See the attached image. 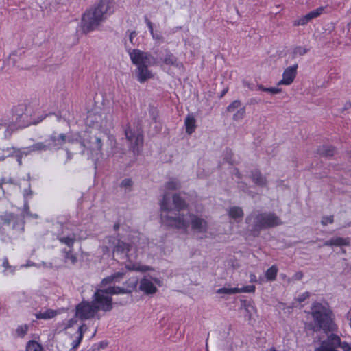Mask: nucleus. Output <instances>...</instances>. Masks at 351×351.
I'll return each mask as SVG.
<instances>
[{
  "mask_svg": "<svg viewBox=\"0 0 351 351\" xmlns=\"http://www.w3.org/2000/svg\"><path fill=\"white\" fill-rule=\"evenodd\" d=\"M180 182L176 178H170L165 184V189L166 191L178 190L180 189Z\"/></svg>",
  "mask_w": 351,
  "mask_h": 351,
  "instance_id": "obj_22",
  "label": "nucleus"
},
{
  "mask_svg": "<svg viewBox=\"0 0 351 351\" xmlns=\"http://www.w3.org/2000/svg\"><path fill=\"white\" fill-rule=\"evenodd\" d=\"M120 186L125 189H130L132 186V181L129 178L124 179Z\"/></svg>",
  "mask_w": 351,
  "mask_h": 351,
  "instance_id": "obj_45",
  "label": "nucleus"
},
{
  "mask_svg": "<svg viewBox=\"0 0 351 351\" xmlns=\"http://www.w3.org/2000/svg\"><path fill=\"white\" fill-rule=\"evenodd\" d=\"M87 330V326L86 324H82V326H80L77 330V333L78 335L80 334H82V337L84 336V333L86 332V330Z\"/></svg>",
  "mask_w": 351,
  "mask_h": 351,
  "instance_id": "obj_52",
  "label": "nucleus"
},
{
  "mask_svg": "<svg viewBox=\"0 0 351 351\" xmlns=\"http://www.w3.org/2000/svg\"><path fill=\"white\" fill-rule=\"evenodd\" d=\"M29 206L27 205V203L25 202V205H24V210H23V215L24 216H28L30 215L29 212Z\"/></svg>",
  "mask_w": 351,
  "mask_h": 351,
  "instance_id": "obj_54",
  "label": "nucleus"
},
{
  "mask_svg": "<svg viewBox=\"0 0 351 351\" xmlns=\"http://www.w3.org/2000/svg\"><path fill=\"white\" fill-rule=\"evenodd\" d=\"M263 90L267 92L271 95L278 94L281 92V89H263Z\"/></svg>",
  "mask_w": 351,
  "mask_h": 351,
  "instance_id": "obj_51",
  "label": "nucleus"
},
{
  "mask_svg": "<svg viewBox=\"0 0 351 351\" xmlns=\"http://www.w3.org/2000/svg\"><path fill=\"white\" fill-rule=\"evenodd\" d=\"M310 313L315 324L314 331L322 330L325 333H328L336 330L337 326L332 318V311L326 304L313 303Z\"/></svg>",
  "mask_w": 351,
  "mask_h": 351,
  "instance_id": "obj_3",
  "label": "nucleus"
},
{
  "mask_svg": "<svg viewBox=\"0 0 351 351\" xmlns=\"http://www.w3.org/2000/svg\"><path fill=\"white\" fill-rule=\"evenodd\" d=\"M53 143L52 144L53 147L56 146L57 145H62L66 141V136L64 134H60L58 137L55 136H51L49 139Z\"/></svg>",
  "mask_w": 351,
  "mask_h": 351,
  "instance_id": "obj_30",
  "label": "nucleus"
},
{
  "mask_svg": "<svg viewBox=\"0 0 351 351\" xmlns=\"http://www.w3.org/2000/svg\"><path fill=\"white\" fill-rule=\"evenodd\" d=\"M65 253V260L66 261H70L72 264H75L77 259L76 256L73 254V250L70 249L68 251L64 250Z\"/></svg>",
  "mask_w": 351,
  "mask_h": 351,
  "instance_id": "obj_32",
  "label": "nucleus"
},
{
  "mask_svg": "<svg viewBox=\"0 0 351 351\" xmlns=\"http://www.w3.org/2000/svg\"><path fill=\"white\" fill-rule=\"evenodd\" d=\"M128 287L134 289L136 287L138 284V280L136 278H131L128 280Z\"/></svg>",
  "mask_w": 351,
  "mask_h": 351,
  "instance_id": "obj_47",
  "label": "nucleus"
},
{
  "mask_svg": "<svg viewBox=\"0 0 351 351\" xmlns=\"http://www.w3.org/2000/svg\"><path fill=\"white\" fill-rule=\"evenodd\" d=\"M136 36V32L133 31L130 33L129 39L131 43H133L134 38Z\"/></svg>",
  "mask_w": 351,
  "mask_h": 351,
  "instance_id": "obj_57",
  "label": "nucleus"
},
{
  "mask_svg": "<svg viewBox=\"0 0 351 351\" xmlns=\"http://www.w3.org/2000/svg\"><path fill=\"white\" fill-rule=\"evenodd\" d=\"M241 106V104L240 101L235 100L233 102H232L228 107H227V111L230 112H233L236 110H239Z\"/></svg>",
  "mask_w": 351,
  "mask_h": 351,
  "instance_id": "obj_36",
  "label": "nucleus"
},
{
  "mask_svg": "<svg viewBox=\"0 0 351 351\" xmlns=\"http://www.w3.org/2000/svg\"><path fill=\"white\" fill-rule=\"evenodd\" d=\"M217 293L228 294V295L235 294V293H239V289L237 287H234V288L223 287V288H221V289H219L218 290H217Z\"/></svg>",
  "mask_w": 351,
  "mask_h": 351,
  "instance_id": "obj_31",
  "label": "nucleus"
},
{
  "mask_svg": "<svg viewBox=\"0 0 351 351\" xmlns=\"http://www.w3.org/2000/svg\"><path fill=\"white\" fill-rule=\"evenodd\" d=\"M125 268L130 271H146L150 269L148 266H141L137 263H129L125 265Z\"/></svg>",
  "mask_w": 351,
  "mask_h": 351,
  "instance_id": "obj_25",
  "label": "nucleus"
},
{
  "mask_svg": "<svg viewBox=\"0 0 351 351\" xmlns=\"http://www.w3.org/2000/svg\"><path fill=\"white\" fill-rule=\"evenodd\" d=\"M184 125L186 127V132L191 134L197 128L196 119L193 114H188L185 118Z\"/></svg>",
  "mask_w": 351,
  "mask_h": 351,
  "instance_id": "obj_18",
  "label": "nucleus"
},
{
  "mask_svg": "<svg viewBox=\"0 0 351 351\" xmlns=\"http://www.w3.org/2000/svg\"><path fill=\"white\" fill-rule=\"evenodd\" d=\"M139 289L146 294H154L156 292L157 288L153 282L147 278H143L140 282Z\"/></svg>",
  "mask_w": 351,
  "mask_h": 351,
  "instance_id": "obj_15",
  "label": "nucleus"
},
{
  "mask_svg": "<svg viewBox=\"0 0 351 351\" xmlns=\"http://www.w3.org/2000/svg\"><path fill=\"white\" fill-rule=\"evenodd\" d=\"M304 18H305V19L308 21V23L311 21L313 19V17H311V16L310 15L309 13L306 14V15L303 16Z\"/></svg>",
  "mask_w": 351,
  "mask_h": 351,
  "instance_id": "obj_61",
  "label": "nucleus"
},
{
  "mask_svg": "<svg viewBox=\"0 0 351 351\" xmlns=\"http://www.w3.org/2000/svg\"><path fill=\"white\" fill-rule=\"evenodd\" d=\"M25 197H29L32 195V190L29 188L27 189H25L24 191V193H23Z\"/></svg>",
  "mask_w": 351,
  "mask_h": 351,
  "instance_id": "obj_55",
  "label": "nucleus"
},
{
  "mask_svg": "<svg viewBox=\"0 0 351 351\" xmlns=\"http://www.w3.org/2000/svg\"><path fill=\"white\" fill-rule=\"evenodd\" d=\"M114 276H108L102 280L101 285H106L108 284L112 283L114 281Z\"/></svg>",
  "mask_w": 351,
  "mask_h": 351,
  "instance_id": "obj_48",
  "label": "nucleus"
},
{
  "mask_svg": "<svg viewBox=\"0 0 351 351\" xmlns=\"http://www.w3.org/2000/svg\"><path fill=\"white\" fill-rule=\"evenodd\" d=\"M132 290H128L120 287H109L105 289H97L93 296V303L97 307L98 311L104 312L112 309V300L110 295L114 294L130 293Z\"/></svg>",
  "mask_w": 351,
  "mask_h": 351,
  "instance_id": "obj_6",
  "label": "nucleus"
},
{
  "mask_svg": "<svg viewBox=\"0 0 351 351\" xmlns=\"http://www.w3.org/2000/svg\"><path fill=\"white\" fill-rule=\"evenodd\" d=\"M232 156H233V154L232 152V151L230 149H226V152H225V156H224V160L228 162V163H230V164H232Z\"/></svg>",
  "mask_w": 351,
  "mask_h": 351,
  "instance_id": "obj_44",
  "label": "nucleus"
},
{
  "mask_svg": "<svg viewBox=\"0 0 351 351\" xmlns=\"http://www.w3.org/2000/svg\"><path fill=\"white\" fill-rule=\"evenodd\" d=\"M145 22L147 23V25L149 28V30L150 32V34H151L152 38H155L156 37H155V34L154 33V29H153V26H152V22L149 20H148L147 19H145Z\"/></svg>",
  "mask_w": 351,
  "mask_h": 351,
  "instance_id": "obj_49",
  "label": "nucleus"
},
{
  "mask_svg": "<svg viewBox=\"0 0 351 351\" xmlns=\"http://www.w3.org/2000/svg\"><path fill=\"white\" fill-rule=\"evenodd\" d=\"M228 215L230 217L234 219H237L238 218H242L243 217L244 213L241 207L233 206L229 209Z\"/></svg>",
  "mask_w": 351,
  "mask_h": 351,
  "instance_id": "obj_23",
  "label": "nucleus"
},
{
  "mask_svg": "<svg viewBox=\"0 0 351 351\" xmlns=\"http://www.w3.org/2000/svg\"><path fill=\"white\" fill-rule=\"evenodd\" d=\"M317 153L324 157H331L336 154V149L331 145H322L317 148Z\"/></svg>",
  "mask_w": 351,
  "mask_h": 351,
  "instance_id": "obj_20",
  "label": "nucleus"
},
{
  "mask_svg": "<svg viewBox=\"0 0 351 351\" xmlns=\"http://www.w3.org/2000/svg\"><path fill=\"white\" fill-rule=\"evenodd\" d=\"M256 280V276L254 274L250 275V281L251 282H255Z\"/></svg>",
  "mask_w": 351,
  "mask_h": 351,
  "instance_id": "obj_63",
  "label": "nucleus"
},
{
  "mask_svg": "<svg viewBox=\"0 0 351 351\" xmlns=\"http://www.w3.org/2000/svg\"><path fill=\"white\" fill-rule=\"evenodd\" d=\"M99 311L93 302L82 301L75 307V316L82 319L93 318Z\"/></svg>",
  "mask_w": 351,
  "mask_h": 351,
  "instance_id": "obj_10",
  "label": "nucleus"
},
{
  "mask_svg": "<svg viewBox=\"0 0 351 351\" xmlns=\"http://www.w3.org/2000/svg\"><path fill=\"white\" fill-rule=\"evenodd\" d=\"M308 23V21L304 18V16H301L298 19L293 21L294 26H303Z\"/></svg>",
  "mask_w": 351,
  "mask_h": 351,
  "instance_id": "obj_43",
  "label": "nucleus"
},
{
  "mask_svg": "<svg viewBox=\"0 0 351 351\" xmlns=\"http://www.w3.org/2000/svg\"><path fill=\"white\" fill-rule=\"evenodd\" d=\"M124 133L130 149L134 155H138L143 145L144 141L142 131L140 129H133L130 125H128Z\"/></svg>",
  "mask_w": 351,
  "mask_h": 351,
  "instance_id": "obj_9",
  "label": "nucleus"
},
{
  "mask_svg": "<svg viewBox=\"0 0 351 351\" xmlns=\"http://www.w3.org/2000/svg\"><path fill=\"white\" fill-rule=\"evenodd\" d=\"M350 108H351V102L350 101L346 102L342 111L346 110Z\"/></svg>",
  "mask_w": 351,
  "mask_h": 351,
  "instance_id": "obj_59",
  "label": "nucleus"
},
{
  "mask_svg": "<svg viewBox=\"0 0 351 351\" xmlns=\"http://www.w3.org/2000/svg\"><path fill=\"white\" fill-rule=\"evenodd\" d=\"M28 327L27 325L19 326L16 329V333L19 337H23L27 332Z\"/></svg>",
  "mask_w": 351,
  "mask_h": 351,
  "instance_id": "obj_39",
  "label": "nucleus"
},
{
  "mask_svg": "<svg viewBox=\"0 0 351 351\" xmlns=\"http://www.w3.org/2000/svg\"><path fill=\"white\" fill-rule=\"evenodd\" d=\"M308 51V49H306L304 47H302V46H298L293 49V54L294 56H303V55L306 54Z\"/></svg>",
  "mask_w": 351,
  "mask_h": 351,
  "instance_id": "obj_34",
  "label": "nucleus"
},
{
  "mask_svg": "<svg viewBox=\"0 0 351 351\" xmlns=\"http://www.w3.org/2000/svg\"><path fill=\"white\" fill-rule=\"evenodd\" d=\"M46 141L45 142H39L30 146L28 149L29 152H43L48 149H51L53 146L52 144Z\"/></svg>",
  "mask_w": 351,
  "mask_h": 351,
  "instance_id": "obj_19",
  "label": "nucleus"
},
{
  "mask_svg": "<svg viewBox=\"0 0 351 351\" xmlns=\"http://www.w3.org/2000/svg\"><path fill=\"white\" fill-rule=\"evenodd\" d=\"M112 276H114V279H116V278H121L123 276V273L117 272V273L114 274Z\"/></svg>",
  "mask_w": 351,
  "mask_h": 351,
  "instance_id": "obj_58",
  "label": "nucleus"
},
{
  "mask_svg": "<svg viewBox=\"0 0 351 351\" xmlns=\"http://www.w3.org/2000/svg\"><path fill=\"white\" fill-rule=\"evenodd\" d=\"M57 311L52 309H47L45 312H39L36 314V317L38 319H51L56 316Z\"/></svg>",
  "mask_w": 351,
  "mask_h": 351,
  "instance_id": "obj_24",
  "label": "nucleus"
},
{
  "mask_svg": "<svg viewBox=\"0 0 351 351\" xmlns=\"http://www.w3.org/2000/svg\"><path fill=\"white\" fill-rule=\"evenodd\" d=\"M239 293H252L255 291V286L254 285H248L245 286L241 288H238Z\"/></svg>",
  "mask_w": 351,
  "mask_h": 351,
  "instance_id": "obj_40",
  "label": "nucleus"
},
{
  "mask_svg": "<svg viewBox=\"0 0 351 351\" xmlns=\"http://www.w3.org/2000/svg\"><path fill=\"white\" fill-rule=\"evenodd\" d=\"M58 239L62 243L66 245L69 248H72L75 241V236L73 234L72 237H62Z\"/></svg>",
  "mask_w": 351,
  "mask_h": 351,
  "instance_id": "obj_29",
  "label": "nucleus"
},
{
  "mask_svg": "<svg viewBox=\"0 0 351 351\" xmlns=\"http://www.w3.org/2000/svg\"><path fill=\"white\" fill-rule=\"evenodd\" d=\"M3 154H0V162L3 161L6 158L12 156L15 153H16V150L14 147H8L6 149H2Z\"/></svg>",
  "mask_w": 351,
  "mask_h": 351,
  "instance_id": "obj_28",
  "label": "nucleus"
},
{
  "mask_svg": "<svg viewBox=\"0 0 351 351\" xmlns=\"http://www.w3.org/2000/svg\"><path fill=\"white\" fill-rule=\"evenodd\" d=\"M341 348L343 351H350L351 350V344L343 341L341 342V339L339 338V343L337 345V348Z\"/></svg>",
  "mask_w": 351,
  "mask_h": 351,
  "instance_id": "obj_38",
  "label": "nucleus"
},
{
  "mask_svg": "<svg viewBox=\"0 0 351 351\" xmlns=\"http://www.w3.org/2000/svg\"><path fill=\"white\" fill-rule=\"evenodd\" d=\"M176 62V58L171 53L167 54L164 58V62L167 65H175Z\"/></svg>",
  "mask_w": 351,
  "mask_h": 351,
  "instance_id": "obj_35",
  "label": "nucleus"
},
{
  "mask_svg": "<svg viewBox=\"0 0 351 351\" xmlns=\"http://www.w3.org/2000/svg\"><path fill=\"white\" fill-rule=\"evenodd\" d=\"M14 219V217L12 215H10L8 216V218H4L3 220V224L4 225H9L11 222V221H12Z\"/></svg>",
  "mask_w": 351,
  "mask_h": 351,
  "instance_id": "obj_53",
  "label": "nucleus"
},
{
  "mask_svg": "<svg viewBox=\"0 0 351 351\" xmlns=\"http://www.w3.org/2000/svg\"><path fill=\"white\" fill-rule=\"evenodd\" d=\"M304 276V274L302 271H298L296 272L292 277L293 280H301Z\"/></svg>",
  "mask_w": 351,
  "mask_h": 351,
  "instance_id": "obj_50",
  "label": "nucleus"
},
{
  "mask_svg": "<svg viewBox=\"0 0 351 351\" xmlns=\"http://www.w3.org/2000/svg\"><path fill=\"white\" fill-rule=\"evenodd\" d=\"M107 346V343L105 342V341H101L99 343V344H98V348H97V350L98 351L101 348V349H104Z\"/></svg>",
  "mask_w": 351,
  "mask_h": 351,
  "instance_id": "obj_56",
  "label": "nucleus"
},
{
  "mask_svg": "<svg viewBox=\"0 0 351 351\" xmlns=\"http://www.w3.org/2000/svg\"><path fill=\"white\" fill-rule=\"evenodd\" d=\"M108 243L113 245V253L114 254H127L130 250V245L126 243L120 239L110 237L108 238Z\"/></svg>",
  "mask_w": 351,
  "mask_h": 351,
  "instance_id": "obj_12",
  "label": "nucleus"
},
{
  "mask_svg": "<svg viewBox=\"0 0 351 351\" xmlns=\"http://www.w3.org/2000/svg\"><path fill=\"white\" fill-rule=\"evenodd\" d=\"M88 144V147L91 149H96L100 152L102 149V142L99 137L90 136Z\"/></svg>",
  "mask_w": 351,
  "mask_h": 351,
  "instance_id": "obj_21",
  "label": "nucleus"
},
{
  "mask_svg": "<svg viewBox=\"0 0 351 351\" xmlns=\"http://www.w3.org/2000/svg\"><path fill=\"white\" fill-rule=\"evenodd\" d=\"M3 266L5 268H8L9 267V265H8V261L7 259H5L3 263Z\"/></svg>",
  "mask_w": 351,
  "mask_h": 351,
  "instance_id": "obj_62",
  "label": "nucleus"
},
{
  "mask_svg": "<svg viewBox=\"0 0 351 351\" xmlns=\"http://www.w3.org/2000/svg\"><path fill=\"white\" fill-rule=\"evenodd\" d=\"M87 123L93 127L103 130H109L113 127L112 114L105 110L88 112L86 117Z\"/></svg>",
  "mask_w": 351,
  "mask_h": 351,
  "instance_id": "obj_8",
  "label": "nucleus"
},
{
  "mask_svg": "<svg viewBox=\"0 0 351 351\" xmlns=\"http://www.w3.org/2000/svg\"><path fill=\"white\" fill-rule=\"evenodd\" d=\"M245 221L251 226V231L258 234L261 230L274 228L282 224V221L274 213L254 211L247 216Z\"/></svg>",
  "mask_w": 351,
  "mask_h": 351,
  "instance_id": "obj_4",
  "label": "nucleus"
},
{
  "mask_svg": "<svg viewBox=\"0 0 351 351\" xmlns=\"http://www.w3.org/2000/svg\"><path fill=\"white\" fill-rule=\"evenodd\" d=\"M350 245V238L346 237H332L329 240L326 241L324 243V246H336V247H341V246H348Z\"/></svg>",
  "mask_w": 351,
  "mask_h": 351,
  "instance_id": "obj_14",
  "label": "nucleus"
},
{
  "mask_svg": "<svg viewBox=\"0 0 351 351\" xmlns=\"http://www.w3.org/2000/svg\"><path fill=\"white\" fill-rule=\"evenodd\" d=\"M161 221L170 227L186 231L191 226L195 233H206L208 230V221L193 213L179 214L173 216L170 199L167 195L160 202Z\"/></svg>",
  "mask_w": 351,
  "mask_h": 351,
  "instance_id": "obj_1",
  "label": "nucleus"
},
{
  "mask_svg": "<svg viewBox=\"0 0 351 351\" xmlns=\"http://www.w3.org/2000/svg\"><path fill=\"white\" fill-rule=\"evenodd\" d=\"M82 339H83L82 335V334L78 335V337L72 343V348L71 349V351H75V350L80 344Z\"/></svg>",
  "mask_w": 351,
  "mask_h": 351,
  "instance_id": "obj_41",
  "label": "nucleus"
},
{
  "mask_svg": "<svg viewBox=\"0 0 351 351\" xmlns=\"http://www.w3.org/2000/svg\"><path fill=\"white\" fill-rule=\"evenodd\" d=\"M278 268L276 266L273 265L269 267L265 272V277L268 281H274L277 276Z\"/></svg>",
  "mask_w": 351,
  "mask_h": 351,
  "instance_id": "obj_26",
  "label": "nucleus"
},
{
  "mask_svg": "<svg viewBox=\"0 0 351 351\" xmlns=\"http://www.w3.org/2000/svg\"><path fill=\"white\" fill-rule=\"evenodd\" d=\"M324 7H319L314 10L311 11L308 13L310 14L311 17H313V19H315V18L318 17L319 16H320L324 12Z\"/></svg>",
  "mask_w": 351,
  "mask_h": 351,
  "instance_id": "obj_37",
  "label": "nucleus"
},
{
  "mask_svg": "<svg viewBox=\"0 0 351 351\" xmlns=\"http://www.w3.org/2000/svg\"><path fill=\"white\" fill-rule=\"evenodd\" d=\"M108 141L112 148L111 154L112 156L121 157L122 155L125 154V149L119 147L117 141L114 136H108Z\"/></svg>",
  "mask_w": 351,
  "mask_h": 351,
  "instance_id": "obj_16",
  "label": "nucleus"
},
{
  "mask_svg": "<svg viewBox=\"0 0 351 351\" xmlns=\"http://www.w3.org/2000/svg\"><path fill=\"white\" fill-rule=\"evenodd\" d=\"M251 179L257 186L263 187L267 185L266 177L264 176L258 170H254L252 171Z\"/></svg>",
  "mask_w": 351,
  "mask_h": 351,
  "instance_id": "obj_17",
  "label": "nucleus"
},
{
  "mask_svg": "<svg viewBox=\"0 0 351 351\" xmlns=\"http://www.w3.org/2000/svg\"><path fill=\"white\" fill-rule=\"evenodd\" d=\"M17 161H18L19 165L21 164V156H19V155H17Z\"/></svg>",
  "mask_w": 351,
  "mask_h": 351,
  "instance_id": "obj_64",
  "label": "nucleus"
},
{
  "mask_svg": "<svg viewBox=\"0 0 351 351\" xmlns=\"http://www.w3.org/2000/svg\"><path fill=\"white\" fill-rule=\"evenodd\" d=\"M109 8L108 0H101L94 8L87 10L81 21L83 32L87 34L97 29L106 19Z\"/></svg>",
  "mask_w": 351,
  "mask_h": 351,
  "instance_id": "obj_2",
  "label": "nucleus"
},
{
  "mask_svg": "<svg viewBox=\"0 0 351 351\" xmlns=\"http://www.w3.org/2000/svg\"><path fill=\"white\" fill-rule=\"evenodd\" d=\"M129 56L132 64L136 66L137 77L139 82H143L154 77L148 67L156 64L155 58L150 53L139 49L130 50Z\"/></svg>",
  "mask_w": 351,
  "mask_h": 351,
  "instance_id": "obj_5",
  "label": "nucleus"
},
{
  "mask_svg": "<svg viewBox=\"0 0 351 351\" xmlns=\"http://www.w3.org/2000/svg\"><path fill=\"white\" fill-rule=\"evenodd\" d=\"M310 296V293L306 291L305 293H303L302 294H301L300 295H299L297 298H296V300L298 302H304V300H306V299H308Z\"/></svg>",
  "mask_w": 351,
  "mask_h": 351,
  "instance_id": "obj_46",
  "label": "nucleus"
},
{
  "mask_svg": "<svg viewBox=\"0 0 351 351\" xmlns=\"http://www.w3.org/2000/svg\"><path fill=\"white\" fill-rule=\"evenodd\" d=\"M26 351H43V347L37 341L31 340L26 345Z\"/></svg>",
  "mask_w": 351,
  "mask_h": 351,
  "instance_id": "obj_27",
  "label": "nucleus"
},
{
  "mask_svg": "<svg viewBox=\"0 0 351 351\" xmlns=\"http://www.w3.org/2000/svg\"><path fill=\"white\" fill-rule=\"evenodd\" d=\"M298 64L287 67L282 73V78L278 82V85L289 86L295 79L297 74Z\"/></svg>",
  "mask_w": 351,
  "mask_h": 351,
  "instance_id": "obj_13",
  "label": "nucleus"
},
{
  "mask_svg": "<svg viewBox=\"0 0 351 351\" xmlns=\"http://www.w3.org/2000/svg\"><path fill=\"white\" fill-rule=\"evenodd\" d=\"M245 115V108L242 107V108H240L238 110H237V112L234 114L232 119L234 121H238L243 119L244 118Z\"/></svg>",
  "mask_w": 351,
  "mask_h": 351,
  "instance_id": "obj_33",
  "label": "nucleus"
},
{
  "mask_svg": "<svg viewBox=\"0 0 351 351\" xmlns=\"http://www.w3.org/2000/svg\"><path fill=\"white\" fill-rule=\"evenodd\" d=\"M304 18H305V19L308 21V23L311 21L313 19V17H311V16L310 15L309 13L306 14V15L303 16Z\"/></svg>",
  "mask_w": 351,
  "mask_h": 351,
  "instance_id": "obj_60",
  "label": "nucleus"
},
{
  "mask_svg": "<svg viewBox=\"0 0 351 351\" xmlns=\"http://www.w3.org/2000/svg\"><path fill=\"white\" fill-rule=\"evenodd\" d=\"M34 108V106H27L23 104L13 108V119L18 128H25L30 124H37L46 117L47 114L35 117L33 115Z\"/></svg>",
  "mask_w": 351,
  "mask_h": 351,
  "instance_id": "obj_7",
  "label": "nucleus"
},
{
  "mask_svg": "<svg viewBox=\"0 0 351 351\" xmlns=\"http://www.w3.org/2000/svg\"><path fill=\"white\" fill-rule=\"evenodd\" d=\"M168 195V197L170 199V202H171V208H172V214L171 215L173 216L178 215L180 214V212L181 210H185L188 208V204L180 196V194L175 193L171 197L170 195L167 192H165L163 195V197H165V195ZM162 198H164V197H162Z\"/></svg>",
  "mask_w": 351,
  "mask_h": 351,
  "instance_id": "obj_11",
  "label": "nucleus"
},
{
  "mask_svg": "<svg viewBox=\"0 0 351 351\" xmlns=\"http://www.w3.org/2000/svg\"><path fill=\"white\" fill-rule=\"evenodd\" d=\"M334 222L333 215L324 216L322 219L321 223L323 226H326L328 223H332Z\"/></svg>",
  "mask_w": 351,
  "mask_h": 351,
  "instance_id": "obj_42",
  "label": "nucleus"
}]
</instances>
